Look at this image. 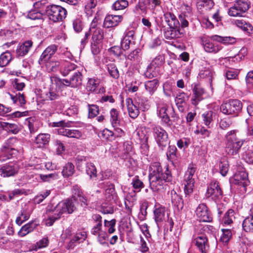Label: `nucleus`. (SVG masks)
Segmentation results:
<instances>
[{"mask_svg":"<svg viewBox=\"0 0 253 253\" xmlns=\"http://www.w3.org/2000/svg\"><path fill=\"white\" fill-rule=\"evenodd\" d=\"M74 200L72 199H67L60 202L56 206L48 205L46 208L47 218L45 220V224L51 226L56 220L60 218L62 214L73 213L76 209Z\"/></svg>","mask_w":253,"mask_h":253,"instance_id":"1","label":"nucleus"},{"mask_svg":"<svg viewBox=\"0 0 253 253\" xmlns=\"http://www.w3.org/2000/svg\"><path fill=\"white\" fill-rule=\"evenodd\" d=\"M149 179L151 189L158 191L163 189L164 182L171 180V176L168 173H164L160 164L155 162L150 167Z\"/></svg>","mask_w":253,"mask_h":253,"instance_id":"2","label":"nucleus"},{"mask_svg":"<svg viewBox=\"0 0 253 253\" xmlns=\"http://www.w3.org/2000/svg\"><path fill=\"white\" fill-rule=\"evenodd\" d=\"M22 146L20 139L12 137L6 139L0 149V161H6L16 155Z\"/></svg>","mask_w":253,"mask_h":253,"instance_id":"3","label":"nucleus"},{"mask_svg":"<svg viewBox=\"0 0 253 253\" xmlns=\"http://www.w3.org/2000/svg\"><path fill=\"white\" fill-rule=\"evenodd\" d=\"M237 130L228 131L225 135V151L229 155H236L244 143L245 140L237 135Z\"/></svg>","mask_w":253,"mask_h":253,"instance_id":"4","label":"nucleus"},{"mask_svg":"<svg viewBox=\"0 0 253 253\" xmlns=\"http://www.w3.org/2000/svg\"><path fill=\"white\" fill-rule=\"evenodd\" d=\"M57 49V46L51 44L48 46L43 51L39 60L41 65H44L46 70L50 72H55L58 70L60 63L58 61L51 59V57L55 54Z\"/></svg>","mask_w":253,"mask_h":253,"instance_id":"5","label":"nucleus"},{"mask_svg":"<svg viewBox=\"0 0 253 253\" xmlns=\"http://www.w3.org/2000/svg\"><path fill=\"white\" fill-rule=\"evenodd\" d=\"M83 70H78L74 72L71 78L68 79H61L56 77H50V83L52 85L55 84L56 86L62 87L63 86H69L72 88H77L80 86L83 81Z\"/></svg>","mask_w":253,"mask_h":253,"instance_id":"6","label":"nucleus"},{"mask_svg":"<svg viewBox=\"0 0 253 253\" xmlns=\"http://www.w3.org/2000/svg\"><path fill=\"white\" fill-rule=\"evenodd\" d=\"M67 12L65 8L55 4L47 5L45 9V15L53 22L62 21L66 18Z\"/></svg>","mask_w":253,"mask_h":253,"instance_id":"7","label":"nucleus"},{"mask_svg":"<svg viewBox=\"0 0 253 253\" xmlns=\"http://www.w3.org/2000/svg\"><path fill=\"white\" fill-rule=\"evenodd\" d=\"M110 119L112 127L113 130L111 131L112 136L121 137L125 135V132L122 128L120 119L119 118V112L114 108L112 109L110 112Z\"/></svg>","mask_w":253,"mask_h":253,"instance_id":"8","label":"nucleus"},{"mask_svg":"<svg viewBox=\"0 0 253 253\" xmlns=\"http://www.w3.org/2000/svg\"><path fill=\"white\" fill-rule=\"evenodd\" d=\"M168 26L169 27L164 32V35L166 39H177L183 36V33L180 28V22L176 17Z\"/></svg>","mask_w":253,"mask_h":253,"instance_id":"9","label":"nucleus"},{"mask_svg":"<svg viewBox=\"0 0 253 253\" xmlns=\"http://www.w3.org/2000/svg\"><path fill=\"white\" fill-rule=\"evenodd\" d=\"M242 108V104L238 100H231L222 104L220 106L221 111L226 115H233L237 116Z\"/></svg>","mask_w":253,"mask_h":253,"instance_id":"10","label":"nucleus"},{"mask_svg":"<svg viewBox=\"0 0 253 253\" xmlns=\"http://www.w3.org/2000/svg\"><path fill=\"white\" fill-rule=\"evenodd\" d=\"M250 6V2L248 0H238L229 9L228 13L231 16L241 17L248 10Z\"/></svg>","mask_w":253,"mask_h":253,"instance_id":"11","label":"nucleus"},{"mask_svg":"<svg viewBox=\"0 0 253 253\" xmlns=\"http://www.w3.org/2000/svg\"><path fill=\"white\" fill-rule=\"evenodd\" d=\"M154 136L160 147L162 149L169 143L168 134L167 131L160 126H155L153 128Z\"/></svg>","mask_w":253,"mask_h":253,"instance_id":"12","label":"nucleus"},{"mask_svg":"<svg viewBox=\"0 0 253 253\" xmlns=\"http://www.w3.org/2000/svg\"><path fill=\"white\" fill-rule=\"evenodd\" d=\"M90 34H92V39L94 42L97 43L103 38L102 30L100 28H95L93 26H92L89 30L85 33L84 38L81 40V42L83 46L87 42Z\"/></svg>","mask_w":253,"mask_h":253,"instance_id":"13","label":"nucleus"},{"mask_svg":"<svg viewBox=\"0 0 253 253\" xmlns=\"http://www.w3.org/2000/svg\"><path fill=\"white\" fill-rule=\"evenodd\" d=\"M193 244L201 253H207L209 250L210 245L208 238L204 234L196 236L194 235L193 240Z\"/></svg>","mask_w":253,"mask_h":253,"instance_id":"14","label":"nucleus"},{"mask_svg":"<svg viewBox=\"0 0 253 253\" xmlns=\"http://www.w3.org/2000/svg\"><path fill=\"white\" fill-rule=\"evenodd\" d=\"M18 165L14 162L5 164L0 168V175L7 177L15 175L18 171Z\"/></svg>","mask_w":253,"mask_h":253,"instance_id":"15","label":"nucleus"},{"mask_svg":"<svg viewBox=\"0 0 253 253\" xmlns=\"http://www.w3.org/2000/svg\"><path fill=\"white\" fill-rule=\"evenodd\" d=\"M211 37L212 36L208 38L202 39V44L204 50L207 52L216 53L221 49L222 46L218 44L214 43L213 42L216 41L212 39Z\"/></svg>","mask_w":253,"mask_h":253,"instance_id":"16","label":"nucleus"},{"mask_svg":"<svg viewBox=\"0 0 253 253\" xmlns=\"http://www.w3.org/2000/svg\"><path fill=\"white\" fill-rule=\"evenodd\" d=\"M169 109H170L169 105L162 100H160L157 103L158 114L162 121L166 124H169L170 122V119L167 113Z\"/></svg>","mask_w":253,"mask_h":253,"instance_id":"17","label":"nucleus"},{"mask_svg":"<svg viewBox=\"0 0 253 253\" xmlns=\"http://www.w3.org/2000/svg\"><path fill=\"white\" fill-rule=\"evenodd\" d=\"M196 213L200 221L210 222L212 221L211 215L207 206L204 204H201L198 206L196 211Z\"/></svg>","mask_w":253,"mask_h":253,"instance_id":"18","label":"nucleus"},{"mask_svg":"<svg viewBox=\"0 0 253 253\" xmlns=\"http://www.w3.org/2000/svg\"><path fill=\"white\" fill-rule=\"evenodd\" d=\"M57 132L59 135L76 139H80L83 135V132L81 130L70 127L67 125L58 128Z\"/></svg>","mask_w":253,"mask_h":253,"instance_id":"19","label":"nucleus"},{"mask_svg":"<svg viewBox=\"0 0 253 253\" xmlns=\"http://www.w3.org/2000/svg\"><path fill=\"white\" fill-rule=\"evenodd\" d=\"M206 194L207 197H211L214 201L221 199L222 197V192L218 183L211 182L207 189Z\"/></svg>","mask_w":253,"mask_h":253,"instance_id":"20","label":"nucleus"},{"mask_svg":"<svg viewBox=\"0 0 253 253\" xmlns=\"http://www.w3.org/2000/svg\"><path fill=\"white\" fill-rule=\"evenodd\" d=\"M100 81L97 78H88L86 83V88L87 91L95 93H100L105 92L103 87H99Z\"/></svg>","mask_w":253,"mask_h":253,"instance_id":"21","label":"nucleus"},{"mask_svg":"<svg viewBox=\"0 0 253 253\" xmlns=\"http://www.w3.org/2000/svg\"><path fill=\"white\" fill-rule=\"evenodd\" d=\"M83 70V68L70 62L64 63L61 67V73L64 76H66L77 71Z\"/></svg>","mask_w":253,"mask_h":253,"instance_id":"22","label":"nucleus"},{"mask_svg":"<svg viewBox=\"0 0 253 253\" xmlns=\"http://www.w3.org/2000/svg\"><path fill=\"white\" fill-rule=\"evenodd\" d=\"M122 15H109L106 16L104 21V26L109 28L117 26L122 21Z\"/></svg>","mask_w":253,"mask_h":253,"instance_id":"23","label":"nucleus"},{"mask_svg":"<svg viewBox=\"0 0 253 253\" xmlns=\"http://www.w3.org/2000/svg\"><path fill=\"white\" fill-rule=\"evenodd\" d=\"M126 103L129 117L133 119L136 118L140 113V110L136 104L130 98H126Z\"/></svg>","mask_w":253,"mask_h":253,"instance_id":"24","label":"nucleus"},{"mask_svg":"<svg viewBox=\"0 0 253 253\" xmlns=\"http://www.w3.org/2000/svg\"><path fill=\"white\" fill-rule=\"evenodd\" d=\"M33 45L31 41H25L22 44H19L16 49V55L18 57H23L26 55Z\"/></svg>","mask_w":253,"mask_h":253,"instance_id":"25","label":"nucleus"},{"mask_svg":"<svg viewBox=\"0 0 253 253\" xmlns=\"http://www.w3.org/2000/svg\"><path fill=\"white\" fill-rule=\"evenodd\" d=\"M234 179L236 183L241 186L244 188L249 184L250 181L248 179V174L244 171H239L234 175Z\"/></svg>","mask_w":253,"mask_h":253,"instance_id":"26","label":"nucleus"},{"mask_svg":"<svg viewBox=\"0 0 253 253\" xmlns=\"http://www.w3.org/2000/svg\"><path fill=\"white\" fill-rule=\"evenodd\" d=\"M193 97L191 100L192 104L197 105L199 102L203 100V95L205 93L204 89L199 85H195L193 89Z\"/></svg>","mask_w":253,"mask_h":253,"instance_id":"27","label":"nucleus"},{"mask_svg":"<svg viewBox=\"0 0 253 253\" xmlns=\"http://www.w3.org/2000/svg\"><path fill=\"white\" fill-rule=\"evenodd\" d=\"M195 178L189 176L185 173L184 175V193L186 195H189L193 191Z\"/></svg>","mask_w":253,"mask_h":253,"instance_id":"28","label":"nucleus"},{"mask_svg":"<svg viewBox=\"0 0 253 253\" xmlns=\"http://www.w3.org/2000/svg\"><path fill=\"white\" fill-rule=\"evenodd\" d=\"M171 203L174 206L177 208L178 210H181L183 207V201L175 190L173 189L170 191Z\"/></svg>","mask_w":253,"mask_h":253,"instance_id":"29","label":"nucleus"},{"mask_svg":"<svg viewBox=\"0 0 253 253\" xmlns=\"http://www.w3.org/2000/svg\"><path fill=\"white\" fill-rule=\"evenodd\" d=\"M242 226L246 232H253V206L250 210V216L244 220Z\"/></svg>","mask_w":253,"mask_h":253,"instance_id":"30","label":"nucleus"},{"mask_svg":"<svg viewBox=\"0 0 253 253\" xmlns=\"http://www.w3.org/2000/svg\"><path fill=\"white\" fill-rule=\"evenodd\" d=\"M50 139L48 133H40L35 138V142L38 147H42L47 144Z\"/></svg>","mask_w":253,"mask_h":253,"instance_id":"31","label":"nucleus"},{"mask_svg":"<svg viewBox=\"0 0 253 253\" xmlns=\"http://www.w3.org/2000/svg\"><path fill=\"white\" fill-rule=\"evenodd\" d=\"M38 226V224L35 222H30L23 226L18 232V235L20 237H24L32 232Z\"/></svg>","mask_w":253,"mask_h":253,"instance_id":"32","label":"nucleus"},{"mask_svg":"<svg viewBox=\"0 0 253 253\" xmlns=\"http://www.w3.org/2000/svg\"><path fill=\"white\" fill-rule=\"evenodd\" d=\"M235 219V211L232 209H229L222 217L221 224L224 225H230L233 223Z\"/></svg>","mask_w":253,"mask_h":253,"instance_id":"33","label":"nucleus"},{"mask_svg":"<svg viewBox=\"0 0 253 253\" xmlns=\"http://www.w3.org/2000/svg\"><path fill=\"white\" fill-rule=\"evenodd\" d=\"M10 98L14 104L23 107L26 103V99L23 93L18 92L15 94H9Z\"/></svg>","mask_w":253,"mask_h":253,"instance_id":"34","label":"nucleus"},{"mask_svg":"<svg viewBox=\"0 0 253 253\" xmlns=\"http://www.w3.org/2000/svg\"><path fill=\"white\" fill-rule=\"evenodd\" d=\"M135 103L139 110L143 112L148 110L150 107L148 100L144 97H137Z\"/></svg>","mask_w":253,"mask_h":253,"instance_id":"35","label":"nucleus"},{"mask_svg":"<svg viewBox=\"0 0 253 253\" xmlns=\"http://www.w3.org/2000/svg\"><path fill=\"white\" fill-rule=\"evenodd\" d=\"M158 85L159 81L157 79L148 81L145 83V88L151 95L153 94Z\"/></svg>","mask_w":253,"mask_h":253,"instance_id":"36","label":"nucleus"},{"mask_svg":"<svg viewBox=\"0 0 253 253\" xmlns=\"http://www.w3.org/2000/svg\"><path fill=\"white\" fill-rule=\"evenodd\" d=\"M142 133V131H140V130L136 131V134L139 136V139L142 141V144L141 146V152L145 155H147L149 150V146L147 144L148 137L146 136L145 135L143 136L141 134Z\"/></svg>","mask_w":253,"mask_h":253,"instance_id":"37","label":"nucleus"},{"mask_svg":"<svg viewBox=\"0 0 253 253\" xmlns=\"http://www.w3.org/2000/svg\"><path fill=\"white\" fill-rule=\"evenodd\" d=\"M215 117V113L211 111H207L202 114V118L204 124L208 126L209 128L211 127V124L213 122Z\"/></svg>","mask_w":253,"mask_h":253,"instance_id":"38","label":"nucleus"},{"mask_svg":"<svg viewBox=\"0 0 253 253\" xmlns=\"http://www.w3.org/2000/svg\"><path fill=\"white\" fill-rule=\"evenodd\" d=\"M211 38L217 42L224 44H233L236 42V39L231 37H222L215 35H212Z\"/></svg>","mask_w":253,"mask_h":253,"instance_id":"39","label":"nucleus"},{"mask_svg":"<svg viewBox=\"0 0 253 253\" xmlns=\"http://www.w3.org/2000/svg\"><path fill=\"white\" fill-rule=\"evenodd\" d=\"M107 70L110 76L117 79L120 77L119 70L114 63H109L106 65Z\"/></svg>","mask_w":253,"mask_h":253,"instance_id":"40","label":"nucleus"},{"mask_svg":"<svg viewBox=\"0 0 253 253\" xmlns=\"http://www.w3.org/2000/svg\"><path fill=\"white\" fill-rule=\"evenodd\" d=\"M75 172L74 165L71 163H67L63 167L62 174L64 177L68 178Z\"/></svg>","mask_w":253,"mask_h":253,"instance_id":"41","label":"nucleus"},{"mask_svg":"<svg viewBox=\"0 0 253 253\" xmlns=\"http://www.w3.org/2000/svg\"><path fill=\"white\" fill-rule=\"evenodd\" d=\"M0 127L14 134H16L19 131L18 126L15 124L0 122Z\"/></svg>","mask_w":253,"mask_h":253,"instance_id":"42","label":"nucleus"},{"mask_svg":"<svg viewBox=\"0 0 253 253\" xmlns=\"http://www.w3.org/2000/svg\"><path fill=\"white\" fill-rule=\"evenodd\" d=\"M142 52L140 49H136L127 56V59L132 62L139 63L141 60Z\"/></svg>","mask_w":253,"mask_h":253,"instance_id":"43","label":"nucleus"},{"mask_svg":"<svg viewBox=\"0 0 253 253\" xmlns=\"http://www.w3.org/2000/svg\"><path fill=\"white\" fill-rule=\"evenodd\" d=\"M12 55L10 52L6 51L0 56V66L3 67L7 66L12 60Z\"/></svg>","mask_w":253,"mask_h":253,"instance_id":"44","label":"nucleus"},{"mask_svg":"<svg viewBox=\"0 0 253 253\" xmlns=\"http://www.w3.org/2000/svg\"><path fill=\"white\" fill-rule=\"evenodd\" d=\"M85 238L86 234L84 232L77 233L76 235L70 241L68 245L69 248H73L75 246L74 243L76 242H78L79 243L83 242L84 240H85Z\"/></svg>","mask_w":253,"mask_h":253,"instance_id":"45","label":"nucleus"},{"mask_svg":"<svg viewBox=\"0 0 253 253\" xmlns=\"http://www.w3.org/2000/svg\"><path fill=\"white\" fill-rule=\"evenodd\" d=\"M132 200H129V195H127L125 199V204L126 207V212L128 214H131L132 212V208L134 205V202L136 201V194H134L133 196H131Z\"/></svg>","mask_w":253,"mask_h":253,"instance_id":"46","label":"nucleus"},{"mask_svg":"<svg viewBox=\"0 0 253 253\" xmlns=\"http://www.w3.org/2000/svg\"><path fill=\"white\" fill-rule=\"evenodd\" d=\"M155 219L156 222H161L165 219V209L163 207L156 208L154 211Z\"/></svg>","mask_w":253,"mask_h":253,"instance_id":"47","label":"nucleus"},{"mask_svg":"<svg viewBox=\"0 0 253 253\" xmlns=\"http://www.w3.org/2000/svg\"><path fill=\"white\" fill-rule=\"evenodd\" d=\"M128 2L126 0H117L112 5V8L115 10H123L127 7Z\"/></svg>","mask_w":253,"mask_h":253,"instance_id":"48","label":"nucleus"},{"mask_svg":"<svg viewBox=\"0 0 253 253\" xmlns=\"http://www.w3.org/2000/svg\"><path fill=\"white\" fill-rule=\"evenodd\" d=\"M222 234L220 237V241L223 243L226 244L231 238L232 233L231 229H222L221 230Z\"/></svg>","mask_w":253,"mask_h":253,"instance_id":"49","label":"nucleus"},{"mask_svg":"<svg viewBox=\"0 0 253 253\" xmlns=\"http://www.w3.org/2000/svg\"><path fill=\"white\" fill-rule=\"evenodd\" d=\"M86 172L90 178L96 176V169L93 164L91 163H87L86 164Z\"/></svg>","mask_w":253,"mask_h":253,"instance_id":"50","label":"nucleus"},{"mask_svg":"<svg viewBox=\"0 0 253 253\" xmlns=\"http://www.w3.org/2000/svg\"><path fill=\"white\" fill-rule=\"evenodd\" d=\"M177 148L175 146H169L167 153L168 159L171 162L176 160Z\"/></svg>","mask_w":253,"mask_h":253,"instance_id":"51","label":"nucleus"},{"mask_svg":"<svg viewBox=\"0 0 253 253\" xmlns=\"http://www.w3.org/2000/svg\"><path fill=\"white\" fill-rule=\"evenodd\" d=\"M131 184L133 188L138 192H139L144 187L143 182L139 178L138 176H135L132 178Z\"/></svg>","mask_w":253,"mask_h":253,"instance_id":"52","label":"nucleus"},{"mask_svg":"<svg viewBox=\"0 0 253 253\" xmlns=\"http://www.w3.org/2000/svg\"><path fill=\"white\" fill-rule=\"evenodd\" d=\"M59 95L58 92L50 87L49 90L45 93V99L48 100H54L59 98Z\"/></svg>","mask_w":253,"mask_h":253,"instance_id":"53","label":"nucleus"},{"mask_svg":"<svg viewBox=\"0 0 253 253\" xmlns=\"http://www.w3.org/2000/svg\"><path fill=\"white\" fill-rule=\"evenodd\" d=\"M87 106L88 110V118H93L97 116L99 112L98 106L94 104H88Z\"/></svg>","mask_w":253,"mask_h":253,"instance_id":"54","label":"nucleus"},{"mask_svg":"<svg viewBox=\"0 0 253 253\" xmlns=\"http://www.w3.org/2000/svg\"><path fill=\"white\" fill-rule=\"evenodd\" d=\"M41 179L44 182H51L53 180L59 178V175L57 173H53L49 174H41Z\"/></svg>","mask_w":253,"mask_h":253,"instance_id":"55","label":"nucleus"},{"mask_svg":"<svg viewBox=\"0 0 253 253\" xmlns=\"http://www.w3.org/2000/svg\"><path fill=\"white\" fill-rule=\"evenodd\" d=\"M189 98L188 95L183 92H180L177 95L175 101L177 105L185 103Z\"/></svg>","mask_w":253,"mask_h":253,"instance_id":"56","label":"nucleus"},{"mask_svg":"<svg viewBox=\"0 0 253 253\" xmlns=\"http://www.w3.org/2000/svg\"><path fill=\"white\" fill-rule=\"evenodd\" d=\"M106 197L109 200H111V197H112V199L114 198V196L116 194L115 186L112 184H109L106 189L105 192Z\"/></svg>","mask_w":253,"mask_h":253,"instance_id":"57","label":"nucleus"},{"mask_svg":"<svg viewBox=\"0 0 253 253\" xmlns=\"http://www.w3.org/2000/svg\"><path fill=\"white\" fill-rule=\"evenodd\" d=\"M115 225L116 220L115 219H112L110 221L107 220H104V225L106 228H108V231L110 234H112L115 232Z\"/></svg>","mask_w":253,"mask_h":253,"instance_id":"58","label":"nucleus"},{"mask_svg":"<svg viewBox=\"0 0 253 253\" xmlns=\"http://www.w3.org/2000/svg\"><path fill=\"white\" fill-rule=\"evenodd\" d=\"M98 241L99 243L103 245H107L108 236L106 232L104 231H101L98 235Z\"/></svg>","mask_w":253,"mask_h":253,"instance_id":"59","label":"nucleus"},{"mask_svg":"<svg viewBox=\"0 0 253 253\" xmlns=\"http://www.w3.org/2000/svg\"><path fill=\"white\" fill-rule=\"evenodd\" d=\"M228 167L229 165L228 164V162L226 161H223L220 162L219 164V169L220 173L221 174L225 176L227 172L228 171Z\"/></svg>","mask_w":253,"mask_h":253,"instance_id":"60","label":"nucleus"},{"mask_svg":"<svg viewBox=\"0 0 253 253\" xmlns=\"http://www.w3.org/2000/svg\"><path fill=\"white\" fill-rule=\"evenodd\" d=\"M213 72L210 69H206L200 72V76L201 78H207L209 81H211Z\"/></svg>","mask_w":253,"mask_h":253,"instance_id":"61","label":"nucleus"},{"mask_svg":"<svg viewBox=\"0 0 253 253\" xmlns=\"http://www.w3.org/2000/svg\"><path fill=\"white\" fill-rule=\"evenodd\" d=\"M148 8L154 12L156 7L161 4V0H147Z\"/></svg>","mask_w":253,"mask_h":253,"instance_id":"62","label":"nucleus"},{"mask_svg":"<svg viewBox=\"0 0 253 253\" xmlns=\"http://www.w3.org/2000/svg\"><path fill=\"white\" fill-rule=\"evenodd\" d=\"M190 140L189 139L183 138L178 140L177 142V145L180 149L187 148L190 144Z\"/></svg>","mask_w":253,"mask_h":253,"instance_id":"63","label":"nucleus"},{"mask_svg":"<svg viewBox=\"0 0 253 253\" xmlns=\"http://www.w3.org/2000/svg\"><path fill=\"white\" fill-rule=\"evenodd\" d=\"M73 28L77 32H81L83 28V24L82 21L80 19H76L73 22Z\"/></svg>","mask_w":253,"mask_h":253,"instance_id":"64","label":"nucleus"}]
</instances>
